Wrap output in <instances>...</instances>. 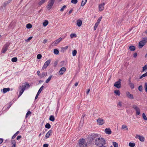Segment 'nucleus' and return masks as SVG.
<instances>
[{"label": "nucleus", "mask_w": 147, "mask_h": 147, "mask_svg": "<svg viewBox=\"0 0 147 147\" xmlns=\"http://www.w3.org/2000/svg\"><path fill=\"white\" fill-rule=\"evenodd\" d=\"M106 141L103 138H99L96 139L95 140V144L97 146H104L105 144Z\"/></svg>", "instance_id": "1"}, {"label": "nucleus", "mask_w": 147, "mask_h": 147, "mask_svg": "<svg viewBox=\"0 0 147 147\" xmlns=\"http://www.w3.org/2000/svg\"><path fill=\"white\" fill-rule=\"evenodd\" d=\"M146 42H147V38H144L142 40L139 42L138 45L139 48H142Z\"/></svg>", "instance_id": "2"}, {"label": "nucleus", "mask_w": 147, "mask_h": 147, "mask_svg": "<svg viewBox=\"0 0 147 147\" xmlns=\"http://www.w3.org/2000/svg\"><path fill=\"white\" fill-rule=\"evenodd\" d=\"M79 145L80 147H86L87 146V144L85 140L83 138L80 140Z\"/></svg>", "instance_id": "3"}, {"label": "nucleus", "mask_w": 147, "mask_h": 147, "mask_svg": "<svg viewBox=\"0 0 147 147\" xmlns=\"http://www.w3.org/2000/svg\"><path fill=\"white\" fill-rule=\"evenodd\" d=\"M55 0H49L48 4L46 6V7L49 10H50L52 7Z\"/></svg>", "instance_id": "4"}, {"label": "nucleus", "mask_w": 147, "mask_h": 147, "mask_svg": "<svg viewBox=\"0 0 147 147\" xmlns=\"http://www.w3.org/2000/svg\"><path fill=\"white\" fill-rule=\"evenodd\" d=\"M10 44L8 42L6 43L5 45L2 48L1 51V53H4L7 50Z\"/></svg>", "instance_id": "5"}, {"label": "nucleus", "mask_w": 147, "mask_h": 147, "mask_svg": "<svg viewBox=\"0 0 147 147\" xmlns=\"http://www.w3.org/2000/svg\"><path fill=\"white\" fill-rule=\"evenodd\" d=\"M132 107L136 111V115H139L140 113V110L139 108L135 105H133Z\"/></svg>", "instance_id": "6"}, {"label": "nucleus", "mask_w": 147, "mask_h": 147, "mask_svg": "<svg viewBox=\"0 0 147 147\" xmlns=\"http://www.w3.org/2000/svg\"><path fill=\"white\" fill-rule=\"evenodd\" d=\"M121 79H119L118 81L116 82L114 86L118 88H119L121 87Z\"/></svg>", "instance_id": "7"}, {"label": "nucleus", "mask_w": 147, "mask_h": 147, "mask_svg": "<svg viewBox=\"0 0 147 147\" xmlns=\"http://www.w3.org/2000/svg\"><path fill=\"white\" fill-rule=\"evenodd\" d=\"M97 123L99 125H103L105 123L104 120L101 118H98L97 120Z\"/></svg>", "instance_id": "8"}, {"label": "nucleus", "mask_w": 147, "mask_h": 147, "mask_svg": "<svg viewBox=\"0 0 147 147\" xmlns=\"http://www.w3.org/2000/svg\"><path fill=\"white\" fill-rule=\"evenodd\" d=\"M51 62V60L50 59L47 60L44 63L43 65L42 69H46L47 67L49 65Z\"/></svg>", "instance_id": "9"}, {"label": "nucleus", "mask_w": 147, "mask_h": 147, "mask_svg": "<svg viewBox=\"0 0 147 147\" xmlns=\"http://www.w3.org/2000/svg\"><path fill=\"white\" fill-rule=\"evenodd\" d=\"M62 39L61 37L59 39L56 40L53 43V46H56L57 44L59 43L62 40Z\"/></svg>", "instance_id": "10"}, {"label": "nucleus", "mask_w": 147, "mask_h": 147, "mask_svg": "<svg viewBox=\"0 0 147 147\" xmlns=\"http://www.w3.org/2000/svg\"><path fill=\"white\" fill-rule=\"evenodd\" d=\"M66 71V68L64 67H62L59 70V74L60 75H62Z\"/></svg>", "instance_id": "11"}, {"label": "nucleus", "mask_w": 147, "mask_h": 147, "mask_svg": "<svg viewBox=\"0 0 147 147\" xmlns=\"http://www.w3.org/2000/svg\"><path fill=\"white\" fill-rule=\"evenodd\" d=\"M105 4V3H102L101 4L99 5L98 8H99V10L100 11H103L104 9V5Z\"/></svg>", "instance_id": "12"}, {"label": "nucleus", "mask_w": 147, "mask_h": 147, "mask_svg": "<svg viewBox=\"0 0 147 147\" xmlns=\"http://www.w3.org/2000/svg\"><path fill=\"white\" fill-rule=\"evenodd\" d=\"M126 95L129 98L131 99H133L134 97L133 95L131 94L129 92H126Z\"/></svg>", "instance_id": "13"}, {"label": "nucleus", "mask_w": 147, "mask_h": 147, "mask_svg": "<svg viewBox=\"0 0 147 147\" xmlns=\"http://www.w3.org/2000/svg\"><path fill=\"white\" fill-rule=\"evenodd\" d=\"M44 87V86L42 85L39 90L36 96L35 97V99H36L38 97L39 94L40 93L42 90L43 88Z\"/></svg>", "instance_id": "14"}, {"label": "nucleus", "mask_w": 147, "mask_h": 147, "mask_svg": "<svg viewBox=\"0 0 147 147\" xmlns=\"http://www.w3.org/2000/svg\"><path fill=\"white\" fill-rule=\"evenodd\" d=\"M136 138H138L142 142H144L145 140L143 136L138 135L136 136Z\"/></svg>", "instance_id": "15"}, {"label": "nucleus", "mask_w": 147, "mask_h": 147, "mask_svg": "<svg viewBox=\"0 0 147 147\" xmlns=\"http://www.w3.org/2000/svg\"><path fill=\"white\" fill-rule=\"evenodd\" d=\"M105 131L107 134H110L112 132L111 130L109 128H106L105 129Z\"/></svg>", "instance_id": "16"}, {"label": "nucleus", "mask_w": 147, "mask_h": 147, "mask_svg": "<svg viewBox=\"0 0 147 147\" xmlns=\"http://www.w3.org/2000/svg\"><path fill=\"white\" fill-rule=\"evenodd\" d=\"M91 137L92 140H94L95 138L98 137V134H92L91 136Z\"/></svg>", "instance_id": "17"}, {"label": "nucleus", "mask_w": 147, "mask_h": 147, "mask_svg": "<svg viewBox=\"0 0 147 147\" xmlns=\"http://www.w3.org/2000/svg\"><path fill=\"white\" fill-rule=\"evenodd\" d=\"M82 24V21L81 20H78L77 21V24L78 27H80Z\"/></svg>", "instance_id": "18"}, {"label": "nucleus", "mask_w": 147, "mask_h": 147, "mask_svg": "<svg viewBox=\"0 0 147 147\" xmlns=\"http://www.w3.org/2000/svg\"><path fill=\"white\" fill-rule=\"evenodd\" d=\"M24 86L25 90L26 89H28L30 87L29 84L28 82L25 83L24 85Z\"/></svg>", "instance_id": "19"}, {"label": "nucleus", "mask_w": 147, "mask_h": 147, "mask_svg": "<svg viewBox=\"0 0 147 147\" xmlns=\"http://www.w3.org/2000/svg\"><path fill=\"white\" fill-rule=\"evenodd\" d=\"M10 90V89L9 88H5L3 89V92L4 93H5L9 91Z\"/></svg>", "instance_id": "20"}, {"label": "nucleus", "mask_w": 147, "mask_h": 147, "mask_svg": "<svg viewBox=\"0 0 147 147\" xmlns=\"http://www.w3.org/2000/svg\"><path fill=\"white\" fill-rule=\"evenodd\" d=\"M142 69L141 71V72H144L145 71H146V70L147 69V64H146L144 67H142Z\"/></svg>", "instance_id": "21"}, {"label": "nucleus", "mask_w": 147, "mask_h": 147, "mask_svg": "<svg viewBox=\"0 0 147 147\" xmlns=\"http://www.w3.org/2000/svg\"><path fill=\"white\" fill-rule=\"evenodd\" d=\"M87 1V0H82V3L81 4V6H84L86 4Z\"/></svg>", "instance_id": "22"}, {"label": "nucleus", "mask_w": 147, "mask_h": 147, "mask_svg": "<svg viewBox=\"0 0 147 147\" xmlns=\"http://www.w3.org/2000/svg\"><path fill=\"white\" fill-rule=\"evenodd\" d=\"M135 47L133 45L129 47V49L131 51H134L135 50Z\"/></svg>", "instance_id": "23"}, {"label": "nucleus", "mask_w": 147, "mask_h": 147, "mask_svg": "<svg viewBox=\"0 0 147 147\" xmlns=\"http://www.w3.org/2000/svg\"><path fill=\"white\" fill-rule=\"evenodd\" d=\"M11 144L13 146L11 147H16V142L15 140H11Z\"/></svg>", "instance_id": "24"}, {"label": "nucleus", "mask_w": 147, "mask_h": 147, "mask_svg": "<svg viewBox=\"0 0 147 147\" xmlns=\"http://www.w3.org/2000/svg\"><path fill=\"white\" fill-rule=\"evenodd\" d=\"M49 120L51 121H54L55 120L54 116L53 115H51L50 117Z\"/></svg>", "instance_id": "25"}, {"label": "nucleus", "mask_w": 147, "mask_h": 147, "mask_svg": "<svg viewBox=\"0 0 147 147\" xmlns=\"http://www.w3.org/2000/svg\"><path fill=\"white\" fill-rule=\"evenodd\" d=\"M48 21L47 20H45L43 23V25L44 26H46L48 24Z\"/></svg>", "instance_id": "26"}, {"label": "nucleus", "mask_w": 147, "mask_h": 147, "mask_svg": "<svg viewBox=\"0 0 147 147\" xmlns=\"http://www.w3.org/2000/svg\"><path fill=\"white\" fill-rule=\"evenodd\" d=\"M52 76H53L52 75L50 76L45 81V83H49V82L51 80Z\"/></svg>", "instance_id": "27"}, {"label": "nucleus", "mask_w": 147, "mask_h": 147, "mask_svg": "<svg viewBox=\"0 0 147 147\" xmlns=\"http://www.w3.org/2000/svg\"><path fill=\"white\" fill-rule=\"evenodd\" d=\"M122 129H125L127 130H128V128L127 127V126L126 125H123L122 126L121 128Z\"/></svg>", "instance_id": "28"}, {"label": "nucleus", "mask_w": 147, "mask_h": 147, "mask_svg": "<svg viewBox=\"0 0 147 147\" xmlns=\"http://www.w3.org/2000/svg\"><path fill=\"white\" fill-rule=\"evenodd\" d=\"M114 93L117 95L119 96L120 94V92L119 90H115L114 91Z\"/></svg>", "instance_id": "29"}, {"label": "nucleus", "mask_w": 147, "mask_h": 147, "mask_svg": "<svg viewBox=\"0 0 147 147\" xmlns=\"http://www.w3.org/2000/svg\"><path fill=\"white\" fill-rule=\"evenodd\" d=\"M19 131H17L12 137V139H13L15 138L16 136L19 133Z\"/></svg>", "instance_id": "30"}, {"label": "nucleus", "mask_w": 147, "mask_h": 147, "mask_svg": "<svg viewBox=\"0 0 147 147\" xmlns=\"http://www.w3.org/2000/svg\"><path fill=\"white\" fill-rule=\"evenodd\" d=\"M24 89L23 88V89H21L20 90V91L19 93V97L20 96H21L22 93H23L24 92Z\"/></svg>", "instance_id": "31"}, {"label": "nucleus", "mask_w": 147, "mask_h": 147, "mask_svg": "<svg viewBox=\"0 0 147 147\" xmlns=\"http://www.w3.org/2000/svg\"><path fill=\"white\" fill-rule=\"evenodd\" d=\"M54 54L56 55H58L59 53V52L58 50L55 49H54Z\"/></svg>", "instance_id": "32"}, {"label": "nucleus", "mask_w": 147, "mask_h": 147, "mask_svg": "<svg viewBox=\"0 0 147 147\" xmlns=\"http://www.w3.org/2000/svg\"><path fill=\"white\" fill-rule=\"evenodd\" d=\"M68 47V46H66L64 47H62L61 48V51L63 52L64 51L67 49Z\"/></svg>", "instance_id": "33"}, {"label": "nucleus", "mask_w": 147, "mask_h": 147, "mask_svg": "<svg viewBox=\"0 0 147 147\" xmlns=\"http://www.w3.org/2000/svg\"><path fill=\"white\" fill-rule=\"evenodd\" d=\"M46 1V0H42L38 3V5H41L42 4L44 3Z\"/></svg>", "instance_id": "34"}, {"label": "nucleus", "mask_w": 147, "mask_h": 147, "mask_svg": "<svg viewBox=\"0 0 147 147\" xmlns=\"http://www.w3.org/2000/svg\"><path fill=\"white\" fill-rule=\"evenodd\" d=\"M147 76V71L145 74L142 75L140 78V79H141L143 77H144Z\"/></svg>", "instance_id": "35"}, {"label": "nucleus", "mask_w": 147, "mask_h": 147, "mask_svg": "<svg viewBox=\"0 0 147 147\" xmlns=\"http://www.w3.org/2000/svg\"><path fill=\"white\" fill-rule=\"evenodd\" d=\"M26 27L27 28L30 29L32 27V25L30 24H28L26 25Z\"/></svg>", "instance_id": "36"}, {"label": "nucleus", "mask_w": 147, "mask_h": 147, "mask_svg": "<svg viewBox=\"0 0 147 147\" xmlns=\"http://www.w3.org/2000/svg\"><path fill=\"white\" fill-rule=\"evenodd\" d=\"M45 127L49 129L51 128V126L49 123H47L45 125Z\"/></svg>", "instance_id": "37"}, {"label": "nucleus", "mask_w": 147, "mask_h": 147, "mask_svg": "<svg viewBox=\"0 0 147 147\" xmlns=\"http://www.w3.org/2000/svg\"><path fill=\"white\" fill-rule=\"evenodd\" d=\"M135 145V144L134 143L130 142L129 144V146L131 147H134Z\"/></svg>", "instance_id": "38"}, {"label": "nucleus", "mask_w": 147, "mask_h": 147, "mask_svg": "<svg viewBox=\"0 0 147 147\" xmlns=\"http://www.w3.org/2000/svg\"><path fill=\"white\" fill-rule=\"evenodd\" d=\"M17 58L16 57H13L11 59V61L13 62H16L17 61Z\"/></svg>", "instance_id": "39"}, {"label": "nucleus", "mask_w": 147, "mask_h": 147, "mask_svg": "<svg viewBox=\"0 0 147 147\" xmlns=\"http://www.w3.org/2000/svg\"><path fill=\"white\" fill-rule=\"evenodd\" d=\"M142 115V117L143 119L145 120H147V118L145 115V114L144 113H143Z\"/></svg>", "instance_id": "40"}, {"label": "nucleus", "mask_w": 147, "mask_h": 147, "mask_svg": "<svg viewBox=\"0 0 147 147\" xmlns=\"http://www.w3.org/2000/svg\"><path fill=\"white\" fill-rule=\"evenodd\" d=\"M102 17H99L98 19L97 20V22L96 23V24H99L100 21H101V19H102Z\"/></svg>", "instance_id": "41"}, {"label": "nucleus", "mask_w": 147, "mask_h": 147, "mask_svg": "<svg viewBox=\"0 0 147 147\" xmlns=\"http://www.w3.org/2000/svg\"><path fill=\"white\" fill-rule=\"evenodd\" d=\"M31 112L29 111H28L27 113H26V117L27 118L28 117V116L31 115Z\"/></svg>", "instance_id": "42"}, {"label": "nucleus", "mask_w": 147, "mask_h": 147, "mask_svg": "<svg viewBox=\"0 0 147 147\" xmlns=\"http://www.w3.org/2000/svg\"><path fill=\"white\" fill-rule=\"evenodd\" d=\"M138 90L140 92H142L143 90V87L142 85L140 86L138 88Z\"/></svg>", "instance_id": "43"}, {"label": "nucleus", "mask_w": 147, "mask_h": 147, "mask_svg": "<svg viewBox=\"0 0 147 147\" xmlns=\"http://www.w3.org/2000/svg\"><path fill=\"white\" fill-rule=\"evenodd\" d=\"M70 37L71 38H72L74 37H76L77 36L75 34H71L70 35Z\"/></svg>", "instance_id": "44"}, {"label": "nucleus", "mask_w": 147, "mask_h": 147, "mask_svg": "<svg viewBox=\"0 0 147 147\" xmlns=\"http://www.w3.org/2000/svg\"><path fill=\"white\" fill-rule=\"evenodd\" d=\"M129 85L130 87L131 88V89H133L134 88V84L132 83H131Z\"/></svg>", "instance_id": "45"}, {"label": "nucleus", "mask_w": 147, "mask_h": 147, "mask_svg": "<svg viewBox=\"0 0 147 147\" xmlns=\"http://www.w3.org/2000/svg\"><path fill=\"white\" fill-rule=\"evenodd\" d=\"M113 143L114 147H118V144L117 143L115 142H113Z\"/></svg>", "instance_id": "46"}, {"label": "nucleus", "mask_w": 147, "mask_h": 147, "mask_svg": "<svg viewBox=\"0 0 147 147\" xmlns=\"http://www.w3.org/2000/svg\"><path fill=\"white\" fill-rule=\"evenodd\" d=\"M77 53V51L76 50H74L72 52V54L73 56H74L76 55Z\"/></svg>", "instance_id": "47"}, {"label": "nucleus", "mask_w": 147, "mask_h": 147, "mask_svg": "<svg viewBox=\"0 0 147 147\" xmlns=\"http://www.w3.org/2000/svg\"><path fill=\"white\" fill-rule=\"evenodd\" d=\"M71 2L72 3L75 4L77 3L78 0H71Z\"/></svg>", "instance_id": "48"}, {"label": "nucleus", "mask_w": 147, "mask_h": 147, "mask_svg": "<svg viewBox=\"0 0 147 147\" xmlns=\"http://www.w3.org/2000/svg\"><path fill=\"white\" fill-rule=\"evenodd\" d=\"M122 106V102L121 101H119L118 102L117 104V106L118 107H121Z\"/></svg>", "instance_id": "49"}, {"label": "nucleus", "mask_w": 147, "mask_h": 147, "mask_svg": "<svg viewBox=\"0 0 147 147\" xmlns=\"http://www.w3.org/2000/svg\"><path fill=\"white\" fill-rule=\"evenodd\" d=\"M144 88L146 91L147 92V83L145 82V85L144 86Z\"/></svg>", "instance_id": "50"}, {"label": "nucleus", "mask_w": 147, "mask_h": 147, "mask_svg": "<svg viewBox=\"0 0 147 147\" xmlns=\"http://www.w3.org/2000/svg\"><path fill=\"white\" fill-rule=\"evenodd\" d=\"M45 76V72H43L42 73H41V74L40 75V78H43V77H44Z\"/></svg>", "instance_id": "51"}, {"label": "nucleus", "mask_w": 147, "mask_h": 147, "mask_svg": "<svg viewBox=\"0 0 147 147\" xmlns=\"http://www.w3.org/2000/svg\"><path fill=\"white\" fill-rule=\"evenodd\" d=\"M66 7V5H64L60 9L61 11H63L64 10V9Z\"/></svg>", "instance_id": "52"}, {"label": "nucleus", "mask_w": 147, "mask_h": 147, "mask_svg": "<svg viewBox=\"0 0 147 147\" xmlns=\"http://www.w3.org/2000/svg\"><path fill=\"white\" fill-rule=\"evenodd\" d=\"M42 55L41 54H38L37 55V58L38 59H40L42 57Z\"/></svg>", "instance_id": "53"}, {"label": "nucleus", "mask_w": 147, "mask_h": 147, "mask_svg": "<svg viewBox=\"0 0 147 147\" xmlns=\"http://www.w3.org/2000/svg\"><path fill=\"white\" fill-rule=\"evenodd\" d=\"M32 38V37L30 36L29 38H28L26 40V42H28L30 41Z\"/></svg>", "instance_id": "54"}, {"label": "nucleus", "mask_w": 147, "mask_h": 147, "mask_svg": "<svg viewBox=\"0 0 147 147\" xmlns=\"http://www.w3.org/2000/svg\"><path fill=\"white\" fill-rule=\"evenodd\" d=\"M98 24H97L96 23L95 24L94 29V30H95L97 28V27L98 26Z\"/></svg>", "instance_id": "55"}, {"label": "nucleus", "mask_w": 147, "mask_h": 147, "mask_svg": "<svg viewBox=\"0 0 147 147\" xmlns=\"http://www.w3.org/2000/svg\"><path fill=\"white\" fill-rule=\"evenodd\" d=\"M138 54L137 53H135L133 55V57L134 58H136Z\"/></svg>", "instance_id": "56"}, {"label": "nucleus", "mask_w": 147, "mask_h": 147, "mask_svg": "<svg viewBox=\"0 0 147 147\" xmlns=\"http://www.w3.org/2000/svg\"><path fill=\"white\" fill-rule=\"evenodd\" d=\"M50 136V135L48 134V133H47L45 135V137L47 138H48Z\"/></svg>", "instance_id": "57"}, {"label": "nucleus", "mask_w": 147, "mask_h": 147, "mask_svg": "<svg viewBox=\"0 0 147 147\" xmlns=\"http://www.w3.org/2000/svg\"><path fill=\"white\" fill-rule=\"evenodd\" d=\"M49 144H45L43 145V147H48Z\"/></svg>", "instance_id": "58"}, {"label": "nucleus", "mask_w": 147, "mask_h": 147, "mask_svg": "<svg viewBox=\"0 0 147 147\" xmlns=\"http://www.w3.org/2000/svg\"><path fill=\"white\" fill-rule=\"evenodd\" d=\"M21 137H22V136H18L16 138V139L17 140H18L20 139L21 138Z\"/></svg>", "instance_id": "59"}, {"label": "nucleus", "mask_w": 147, "mask_h": 147, "mask_svg": "<svg viewBox=\"0 0 147 147\" xmlns=\"http://www.w3.org/2000/svg\"><path fill=\"white\" fill-rule=\"evenodd\" d=\"M47 42V40L46 39H45L44 40L43 42L44 44H45Z\"/></svg>", "instance_id": "60"}, {"label": "nucleus", "mask_w": 147, "mask_h": 147, "mask_svg": "<svg viewBox=\"0 0 147 147\" xmlns=\"http://www.w3.org/2000/svg\"><path fill=\"white\" fill-rule=\"evenodd\" d=\"M128 84H129L131 83V78H129V80L128 81Z\"/></svg>", "instance_id": "61"}, {"label": "nucleus", "mask_w": 147, "mask_h": 147, "mask_svg": "<svg viewBox=\"0 0 147 147\" xmlns=\"http://www.w3.org/2000/svg\"><path fill=\"white\" fill-rule=\"evenodd\" d=\"M73 11V10L72 9H71L68 12L69 14H70L71 13L72 11Z\"/></svg>", "instance_id": "62"}, {"label": "nucleus", "mask_w": 147, "mask_h": 147, "mask_svg": "<svg viewBox=\"0 0 147 147\" xmlns=\"http://www.w3.org/2000/svg\"><path fill=\"white\" fill-rule=\"evenodd\" d=\"M3 141V139L2 138H0V144H1Z\"/></svg>", "instance_id": "63"}, {"label": "nucleus", "mask_w": 147, "mask_h": 147, "mask_svg": "<svg viewBox=\"0 0 147 147\" xmlns=\"http://www.w3.org/2000/svg\"><path fill=\"white\" fill-rule=\"evenodd\" d=\"M37 75L40 77V72L39 71H37Z\"/></svg>", "instance_id": "64"}]
</instances>
